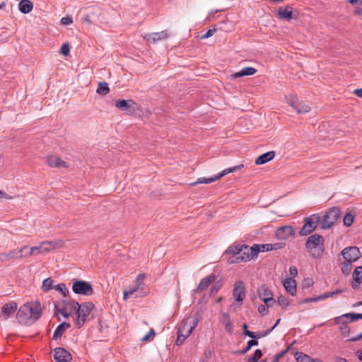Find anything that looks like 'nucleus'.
Segmentation results:
<instances>
[{"label":"nucleus","instance_id":"1","mask_svg":"<svg viewBox=\"0 0 362 362\" xmlns=\"http://www.w3.org/2000/svg\"><path fill=\"white\" fill-rule=\"evenodd\" d=\"M42 315V308L39 303H27L23 305L16 313V319L23 325L35 323Z\"/></svg>","mask_w":362,"mask_h":362},{"label":"nucleus","instance_id":"2","mask_svg":"<svg viewBox=\"0 0 362 362\" xmlns=\"http://www.w3.org/2000/svg\"><path fill=\"white\" fill-rule=\"evenodd\" d=\"M201 319L200 314L197 313L194 315V319L191 322L189 318L183 319L177 328V338L176 345H182L186 339L192 333V330L197 327Z\"/></svg>","mask_w":362,"mask_h":362},{"label":"nucleus","instance_id":"3","mask_svg":"<svg viewBox=\"0 0 362 362\" xmlns=\"http://www.w3.org/2000/svg\"><path fill=\"white\" fill-rule=\"evenodd\" d=\"M323 244V237L321 235L315 233L308 237L305 243V247L308 250H313V257H320L322 256L324 251Z\"/></svg>","mask_w":362,"mask_h":362},{"label":"nucleus","instance_id":"4","mask_svg":"<svg viewBox=\"0 0 362 362\" xmlns=\"http://www.w3.org/2000/svg\"><path fill=\"white\" fill-rule=\"evenodd\" d=\"M93 308L94 305L90 302H86L80 305V308H78L76 313L75 324L76 327L81 328L84 325L86 318Z\"/></svg>","mask_w":362,"mask_h":362},{"label":"nucleus","instance_id":"5","mask_svg":"<svg viewBox=\"0 0 362 362\" xmlns=\"http://www.w3.org/2000/svg\"><path fill=\"white\" fill-rule=\"evenodd\" d=\"M321 221L320 216L318 214H313L304 219V226L299 231V235L305 236L314 231Z\"/></svg>","mask_w":362,"mask_h":362},{"label":"nucleus","instance_id":"6","mask_svg":"<svg viewBox=\"0 0 362 362\" xmlns=\"http://www.w3.org/2000/svg\"><path fill=\"white\" fill-rule=\"evenodd\" d=\"M72 290L74 293L81 296H91L93 293L90 284L81 279L72 280Z\"/></svg>","mask_w":362,"mask_h":362},{"label":"nucleus","instance_id":"7","mask_svg":"<svg viewBox=\"0 0 362 362\" xmlns=\"http://www.w3.org/2000/svg\"><path fill=\"white\" fill-rule=\"evenodd\" d=\"M341 211L338 207L330 208L324 215L323 219L321 222V228L322 229L330 228L334 222L339 218Z\"/></svg>","mask_w":362,"mask_h":362},{"label":"nucleus","instance_id":"8","mask_svg":"<svg viewBox=\"0 0 362 362\" xmlns=\"http://www.w3.org/2000/svg\"><path fill=\"white\" fill-rule=\"evenodd\" d=\"M243 167V165H236V166H234L232 168H226V169L223 170V171H221L218 175H216L213 177H208V178H205V177L199 178V179H198L197 181L193 182L192 185H196L197 184H202V183H205V184L211 183L213 182H215V181L219 180L222 177H223L230 173L236 172L237 170H240Z\"/></svg>","mask_w":362,"mask_h":362},{"label":"nucleus","instance_id":"9","mask_svg":"<svg viewBox=\"0 0 362 362\" xmlns=\"http://www.w3.org/2000/svg\"><path fill=\"white\" fill-rule=\"evenodd\" d=\"M240 250L239 255L235 257V259L230 260V264L247 262L257 257L256 255H255L253 246L249 247L243 245L240 246Z\"/></svg>","mask_w":362,"mask_h":362},{"label":"nucleus","instance_id":"10","mask_svg":"<svg viewBox=\"0 0 362 362\" xmlns=\"http://www.w3.org/2000/svg\"><path fill=\"white\" fill-rule=\"evenodd\" d=\"M115 106L128 115H132L136 110V104L132 100H117L115 101Z\"/></svg>","mask_w":362,"mask_h":362},{"label":"nucleus","instance_id":"11","mask_svg":"<svg viewBox=\"0 0 362 362\" xmlns=\"http://www.w3.org/2000/svg\"><path fill=\"white\" fill-rule=\"evenodd\" d=\"M288 103L294 109L298 114H305L310 111L311 108L303 101H299L296 95H291L288 99Z\"/></svg>","mask_w":362,"mask_h":362},{"label":"nucleus","instance_id":"12","mask_svg":"<svg viewBox=\"0 0 362 362\" xmlns=\"http://www.w3.org/2000/svg\"><path fill=\"white\" fill-rule=\"evenodd\" d=\"M341 254L345 261L349 262H354L361 257V252L357 247L351 246L347 247L342 250Z\"/></svg>","mask_w":362,"mask_h":362},{"label":"nucleus","instance_id":"13","mask_svg":"<svg viewBox=\"0 0 362 362\" xmlns=\"http://www.w3.org/2000/svg\"><path fill=\"white\" fill-rule=\"evenodd\" d=\"M259 298L264 301L267 307H271L275 303V300L272 297V292L265 286H260L257 290Z\"/></svg>","mask_w":362,"mask_h":362},{"label":"nucleus","instance_id":"14","mask_svg":"<svg viewBox=\"0 0 362 362\" xmlns=\"http://www.w3.org/2000/svg\"><path fill=\"white\" fill-rule=\"evenodd\" d=\"M28 249L27 246H24L18 250H13L8 252L0 253V261L6 262L14 258H23L24 257L23 252Z\"/></svg>","mask_w":362,"mask_h":362},{"label":"nucleus","instance_id":"15","mask_svg":"<svg viewBox=\"0 0 362 362\" xmlns=\"http://www.w3.org/2000/svg\"><path fill=\"white\" fill-rule=\"evenodd\" d=\"M53 357L57 362H69L72 359L71 354L62 347H57L54 349Z\"/></svg>","mask_w":362,"mask_h":362},{"label":"nucleus","instance_id":"16","mask_svg":"<svg viewBox=\"0 0 362 362\" xmlns=\"http://www.w3.org/2000/svg\"><path fill=\"white\" fill-rule=\"evenodd\" d=\"M295 234L294 228L291 226H284L276 230L275 235L277 239L281 240H287Z\"/></svg>","mask_w":362,"mask_h":362},{"label":"nucleus","instance_id":"17","mask_svg":"<svg viewBox=\"0 0 362 362\" xmlns=\"http://www.w3.org/2000/svg\"><path fill=\"white\" fill-rule=\"evenodd\" d=\"M18 305L14 301H10L1 307V316L4 320H8L17 310Z\"/></svg>","mask_w":362,"mask_h":362},{"label":"nucleus","instance_id":"18","mask_svg":"<svg viewBox=\"0 0 362 362\" xmlns=\"http://www.w3.org/2000/svg\"><path fill=\"white\" fill-rule=\"evenodd\" d=\"M64 245V241L62 240H55L52 241H44L40 243V249L42 253L49 252L52 250L59 248Z\"/></svg>","mask_w":362,"mask_h":362},{"label":"nucleus","instance_id":"19","mask_svg":"<svg viewBox=\"0 0 362 362\" xmlns=\"http://www.w3.org/2000/svg\"><path fill=\"white\" fill-rule=\"evenodd\" d=\"M233 296L238 302H242L245 297V288L244 283L238 281L235 284Z\"/></svg>","mask_w":362,"mask_h":362},{"label":"nucleus","instance_id":"20","mask_svg":"<svg viewBox=\"0 0 362 362\" xmlns=\"http://www.w3.org/2000/svg\"><path fill=\"white\" fill-rule=\"evenodd\" d=\"M293 8L290 5L285 7H279L277 9L276 16L280 20L291 21L293 18Z\"/></svg>","mask_w":362,"mask_h":362},{"label":"nucleus","instance_id":"21","mask_svg":"<svg viewBox=\"0 0 362 362\" xmlns=\"http://www.w3.org/2000/svg\"><path fill=\"white\" fill-rule=\"evenodd\" d=\"M216 279V276L214 274L202 279L197 287L193 291L194 293L201 292L206 289Z\"/></svg>","mask_w":362,"mask_h":362},{"label":"nucleus","instance_id":"22","mask_svg":"<svg viewBox=\"0 0 362 362\" xmlns=\"http://www.w3.org/2000/svg\"><path fill=\"white\" fill-rule=\"evenodd\" d=\"M54 304H60L61 308H63L64 310L71 313L75 312L76 313L78 308H80V304L74 300L69 301L66 300H62L57 303H54Z\"/></svg>","mask_w":362,"mask_h":362},{"label":"nucleus","instance_id":"23","mask_svg":"<svg viewBox=\"0 0 362 362\" xmlns=\"http://www.w3.org/2000/svg\"><path fill=\"white\" fill-rule=\"evenodd\" d=\"M284 287L291 296L296 293V282L293 278H287L283 282Z\"/></svg>","mask_w":362,"mask_h":362},{"label":"nucleus","instance_id":"24","mask_svg":"<svg viewBox=\"0 0 362 362\" xmlns=\"http://www.w3.org/2000/svg\"><path fill=\"white\" fill-rule=\"evenodd\" d=\"M275 156V152L274 151H268L265 153L262 154L261 156H258L255 163L257 165H263L270 160H272Z\"/></svg>","mask_w":362,"mask_h":362},{"label":"nucleus","instance_id":"25","mask_svg":"<svg viewBox=\"0 0 362 362\" xmlns=\"http://www.w3.org/2000/svg\"><path fill=\"white\" fill-rule=\"evenodd\" d=\"M257 70L253 67H245L242 69L240 71L236 72L231 75L232 79H236L239 77L245 76H252L256 73Z\"/></svg>","mask_w":362,"mask_h":362},{"label":"nucleus","instance_id":"26","mask_svg":"<svg viewBox=\"0 0 362 362\" xmlns=\"http://www.w3.org/2000/svg\"><path fill=\"white\" fill-rule=\"evenodd\" d=\"M347 318L349 320V322H354L358 320L362 319V313H349L341 315L339 317L335 318V322L337 324H339L341 319Z\"/></svg>","mask_w":362,"mask_h":362},{"label":"nucleus","instance_id":"27","mask_svg":"<svg viewBox=\"0 0 362 362\" xmlns=\"http://www.w3.org/2000/svg\"><path fill=\"white\" fill-rule=\"evenodd\" d=\"M47 164L50 167H54V168H67L68 165H66V163L64 160H62L59 157H54L50 156L47 158Z\"/></svg>","mask_w":362,"mask_h":362},{"label":"nucleus","instance_id":"28","mask_svg":"<svg viewBox=\"0 0 362 362\" xmlns=\"http://www.w3.org/2000/svg\"><path fill=\"white\" fill-rule=\"evenodd\" d=\"M71 327L70 324L66 322L61 323L58 325L54 332L52 339L57 340L62 337L66 329H68Z\"/></svg>","mask_w":362,"mask_h":362},{"label":"nucleus","instance_id":"29","mask_svg":"<svg viewBox=\"0 0 362 362\" xmlns=\"http://www.w3.org/2000/svg\"><path fill=\"white\" fill-rule=\"evenodd\" d=\"M33 8V3L30 0H21L18 4L19 11L24 14L30 13Z\"/></svg>","mask_w":362,"mask_h":362},{"label":"nucleus","instance_id":"30","mask_svg":"<svg viewBox=\"0 0 362 362\" xmlns=\"http://www.w3.org/2000/svg\"><path fill=\"white\" fill-rule=\"evenodd\" d=\"M168 37V32L166 30H164V31H161L159 33H153L151 34L148 36L147 40L148 41L156 42H158V40L166 39Z\"/></svg>","mask_w":362,"mask_h":362},{"label":"nucleus","instance_id":"31","mask_svg":"<svg viewBox=\"0 0 362 362\" xmlns=\"http://www.w3.org/2000/svg\"><path fill=\"white\" fill-rule=\"evenodd\" d=\"M145 278L146 275L144 274H141L134 281V286L132 287V288L135 289V292L138 290H143L144 288V280Z\"/></svg>","mask_w":362,"mask_h":362},{"label":"nucleus","instance_id":"32","mask_svg":"<svg viewBox=\"0 0 362 362\" xmlns=\"http://www.w3.org/2000/svg\"><path fill=\"white\" fill-rule=\"evenodd\" d=\"M252 246L255 250V255H256L257 257L259 252L271 251V248L272 247L270 246L269 243L259 245L255 244Z\"/></svg>","mask_w":362,"mask_h":362},{"label":"nucleus","instance_id":"33","mask_svg":"<svg viewBox=\"0 0 362 362\" xmlns=\"http://www.w3.org/2000/svg\"><path fill=\"white\" fill-rule=\"evenodd\" d=\"M110 91L108 83L106 82H99L96 92L103 95H107Z\"/></svg>","mask_w":362,"mask_h":362},{"label":"nucleus","instance_id":"34","mask_svg":"<svg viewBox=\"0 0 362 362\" xmlns=\"http://www.w3.org/2000/svg\"><path fill=\"white\" fill-rule=\"evenodd\" d=\"M239 246H232L228 247L225 253L226 254H232L233 255L228 259V262H230V260L235 259V257L238 256L240 250Z\"/></svg>","mask_w":362,"mask_h":362},{"label":"nucleus","instance_id":"35","mask_svg":"<svg viewBox=\"0 0 362 362\" xmlns=\"http://www.w3.org/2000/svg\"><path fill=\"white\" fill-rule=\"evenodd\" d=\"M296 359L298 362H314V359H313L310 356L303 353L297 352L295 355Z\"/></svg>","mask_w":362,"mask_h":362},{"label":"nucleus","instance_id":"36","mask_svg":"<svg viewBox=\"0 0 362 362\" xmlns=\"http://www.w3.org/2000/svg\"><path fill=\"white\" fill-rule=\"evenodd\" d=\"M353 278L356 283L360 284L362 282V266L355 268L353 273Z\"/></svg>","mask_w":362,"mask_h":362},{"label":"nucleus","instance_id":"37","mask_svg":"<svg viewBox=\"0 0 362 362\" xmlns=\"http://www.w3.org/2000/svg\"><path fill=\"white\" fill-rule=\"evenodd\" d=\"M54 311L55 315L58 313H61L64 317L67 318L70 316L73 313L64 310V308H61L60 304H54Z\"/></svg>","mask_w":362,"mask_h":362},{"label":"nucleus","instance_id":"38","mask_svg":"<svg viewBox=\"0 0 362 362\" xmlns=\"http://www.w3.org/2000/svg\"><path fill=\"white\" fill-rule=\"evenodd\" d=\"M54 288L55 290L59 291L63 295L64 297H66L67 295L69 293V291L65 284H59Z\"/></svg>","mask_w":362,"mask_h":362},{"label":"nucleus","instance_id":"39","mask_svg":"<svg viewBox=\"0 0 362 362\" xmlns=\"http://www.w3.org/2000/svg\"><path fill=\"white\" fill-rule=\"evenodd\" d=\"M258 344V341L255 339H252L247 341V346L243 350L240 351L239 354L240 355H244L249 351V350L254 346H257Z\"/></svg>","mask_w":362,"mask_h":362},{"label":"nucleus","instance_id":"40","mask_svg":"<svg viewBox=\"0 0 362 362\" xmlns=\"http://www.w3.org/2000/svg\"><path fill=\"white\" fill-rule=\"evenodd\" d=\"M354 215L351 213H347L343 218V222H344V226H346V227H349V226H351V224L354 222Z\"/></svg>","mask_w":362,"mask_h":362},{"label":"nucleus","instance_id":"41","mask_svg":"<svg viewBox=\"0 0 362 362\" xmlns=\"http://www.w3.org/2000/svg\"><path fill=\"white\" fill-rule=\"evenodd\" d=\"M52 283H53V281H52V279L51 278L45 279L42 281V288L45 291H49L52 288Z\"/></svg>","mask_w":362,"mask_h":362},{"label":"nucleus","instance_id":"42","mask_svg":"<svg viewBox=\"0 0 362 362\" xmlns=\"http://www.w3.org/2000/svg\"><path fill=\"white\" fill-rule=\"evenodd\" d=\"M262 356V352L260 349H256L255 353H254V355L249 358L248 359V361L249 362H257V361H259L261 357Z\"/></svg>","mask_w":362,"mask_h":362},{"label":"nucleus","instance_id":"43","mask_svg":"<svg viewBox=\"0 0 362 362\" xmlns=\"http://www.w3.org/2000/svg\"><path fill=\"white\" fill-rule=\"evenodd\" d=\"M351 263L352 262H349L347 261H345L343 263L342 267H341L342 273H344V274H349L350 273L351 268H352Z\"/></svg>","mask_w":362,"mask_h":362},{"label":"nucleus","instance_id":"44","mask_svg":"<svg viewBox=\"0 0 362 362\" xmlns=\"http://www.w3.org/2000/svg\"><path fill=\"white\" fill-rule=\"evenodd\" d=\"M277 301H278V303L279 304V305L281 306L282 308H284V309L286 308L289 305V303H288L287 298L283 296H279Z\"/></svg>","mask_w":362,"mask_h":362},{"label":"nucleus","instance_id":"45","mask_svg":"<svg viewBox=\"0 0 362 362\" xmlns=\"http://www.w3.org/2000/svg\"><path fill=\"white\" fill-rule=\"evenodd\" d=\"M156 335V332L153 329H151L141 339L143 341H151Z\"/></svg>","mask_w":362,"mask_h":362},{"label":"nucleus","instance_id":"46","mask_svg":"<svg viewBox=\"0 0 362 362\" xmlns=\"http://www.w3.org/2000/svg\"><path fill=\"white\" fill-rule=\"evenodd\" d=\"M340 331L343 337H346L350 332V329L346 322L341 323L340 326Z\"/></svg>","mask_w":362,"mask_h":362},{"label":"nucleus","instance_id":"47","mask_svg":"<svg viewBox=\"0 0 362 362\" xmlns=\"http://www.w3.org/2000/svg\"><path fill=\"white\" fill-rule=\"evenodd\" d=\"M70 52V47L68 44H63L60 49V53L64 56H67Z\"/></svg>","mask_w":362,"mask_h":362},{"label":"nucleus","instance_id":"48","mask_svg":"<svg viewBox=\"0 0 362 362\" xmlns=\"http://www.w3.org/2000/svg\"><path fill=\"white\" fill-rule=\"evenodd\" d=\"M225 327H226V331L229 334L233 333L234 327H233V322L230 321V319H228V320L225 322Z\"/></svg>","mask_w":362,"mask_h":362},{"label":"nucleus","instance_id":"49","mask_svg":"<svg viewBox=\"0 0 362 362\" xmlns=\"http://www.w3.org/2000/svg\"><path fill=\"white\" fill-rule=\"evenodd\" d=\"M345 290L344 289H337L336 291H331V292H327V293H325V298H330V297H332L337 294H339V293H341L342 292H344Z\"/></svg>","mask_w":362,"mask_h":362},{"label":"nucleus","instance_id":"50","mask_svg":"<svg viewBox=\"0 0 362 362\" xmlns=\"http://www.w3.org/2000/svg\"><path fill=\"white\" fill-rule=\"evenodd\" d=\"M269 245H270V246L272 247L271 248V251L281 249L285 246V243H273V244L269 243Z\"/></svg>","mask_w":362,"mask_h":362},{"label":"nucleus","instance_id":"51","mask_svg":"<svg viewBox=\"0 0 362 362\" xmlns=\"http://www.w3.org/2000/svg\"><path fill=\"white\" fill-rule=\"evenodd\" d=\"M135 293V289L129 288L127 291H124L123 299L127 300V298Z\"/></svg>","mask_w":362,"mask_h":362},{"label":"nucleus","instance_id":"52","mask_svg":"<svg viewBox=\"0 0 362 362\" xmlns=\"http://www.w3.org/2000/svg\"><path fill=\"white\" fill-rule=\"evenodd\" d=\"M273 331V328H269L266 329L264 332H259L257 334V338H261L267 336L269 334H270Z\"/></svg>","mask_w":362,"mask_h":362},{"label":"nucleus","instance_id":"53","mask_svg":"<svg viewBox=\"0 0 362 362\" xmlns=\"http://www.w3.org/2000/svg\"><path fill=\"white\" fill-rule=\"evenodd\" d=\"M72 22H73V21H72L71 17L66 16V17H63L61 19V23L63 25H70L71 23H72Z\"/></svg>","mask_w":362,"mask_h":362},{"label":"nucleus","instance_id":"54","mask_svg":"<svg viewBox=\"0 0 362 362\" xmlns=\"http://www.w3.org/2000/svg\"><path fill=\"white\" fill-rule=\"evenodd\" d=\"M290 275L294 278L298 275V269L295 266H291L289 268Z\"/></svg>","mask_w":362,"mask_h":362},{"label":"nucleus","instance_id":"55","mask_svg":"<svg viewBox=\"0 0 362 362\" xmlns=\"http://www.w3.org/2000/svg\"><path fill=\"white\" fill-rule=\"evenodd\" d=\"M258 312L262 315H266L267 313V309L265 305H260L258 307Z\"/></svg>","mask_w":362,"mask_h":362},{"label":"nucleus","instance_id":"56","mask_svg":"<svg viewBox=\"0 0 362 362\" xmlns=\"http://www.w3.org/2000/svg\"><path fill=\"white\" fill-rule=\"evenodd\" d=\"M214 33V30H209L206 32V33L202 37V39L209 38L212 36Z\"/></svg>","mask_w":362,"mask_h":362},{"label":"nucleus","instance_id":"57","mask_svg":"<svg viewBox=\"0 0 362 362\" xmlns=\"http://www.w3.org/2000/svg\"><path fill=\"white\" fill-rule=\"evenodd\" d=\"M362 339V332L349 339V341H356Z\"/></svg>","mask_w":362,"mask_h":362},{"label":"nucleus","instance_id":"58","mask_svg":"<svg viewBox=\"0 0 362 362\" xmlns=\"http://www.w3.org/2000/svg\"><path fill=\"white\" fill-rule=\"evenodd\" d=\"M23 255H24L23 257H29V256H31V255H35V249H33V247H30L29 249V251L28 252H26V253L23 252Z\"/></svg>","mask_w":362,"mask_h":362},{"label":"nucleus","instance_id":"59","mask_svg":"<svg viewBox=\"0 0 362 362\" xmlns=\"http://www.w3.org/2000/svg\"><path fill=\"white\" fill-rule=\"evenodd\" d=\"M218 289H219V286L213 285L212 287L211 288V295L216 294L218 292Z\"/></svg>","mask_w":362,"mask_h":362},{"label":"nucleus","instance_id":"60","mask_svg":"<svg viewBox=\"0 0 362 362\" xmlns=\"http://www.w3.org/2000/svg\"><path fill=\"white\" fill-rule=\"evenodd\" d=\"M286 351H282L275 356V358L274 359V362H278L279 360L284 356Z\"/></svg>","mask_w":362,"mask_h":362},{"label":"nucleus","instance_id":"61","mask_svg":"<svg viewBox=\"0 0 362 362\" xmlns=\"http://www.w3.org/2000/svg\"><path fill=\"white\" fill-rule=\"evenodd\" d=\"M245 335L252 339L257 338V334H255L253 332H250V331H247V333Z\"/></svg>","mask_w":362,"mask_h":362},{"label":"nucleus","instance_id":"62","mask_svg":"<svg viewBox=\"0 0 362 362\" xmlns=\"http://www.w3.org/2000/svg\"><path fill=\"white\" fill-rule=\"evenodd\" d=\"M354 13L358 16L362 15V8L356 7L354 10Z\"/></svg>","mask_w":362,"mask_h":362},{"label":"nucleus","instance_id":"63","mask_svg":"<svg viewBox=\"0 0 362 362\" xmlns=\"http://www.w3.org/2000/svg\"><path fill=\"white\" fill-rule=\"evenodd\" d=\"M354 93L359 98H362V88L356 89L354 90Z\"/></svg>","mask_w":362,"mask_h":362},{"label":"nucleus","instance_id":"64","mask_svg":"<svg viewBox=\"0 0 362 362\" xmlns=\"http://www.w3.org/2000/svg\"><path fill=\"white\" fill-rule=\"evenodd\" d=\"M335 362H348V361L346 358L338 356L336 358Z\"/></svg>","mask_w":362,"mask_h":362}]
</instances>
